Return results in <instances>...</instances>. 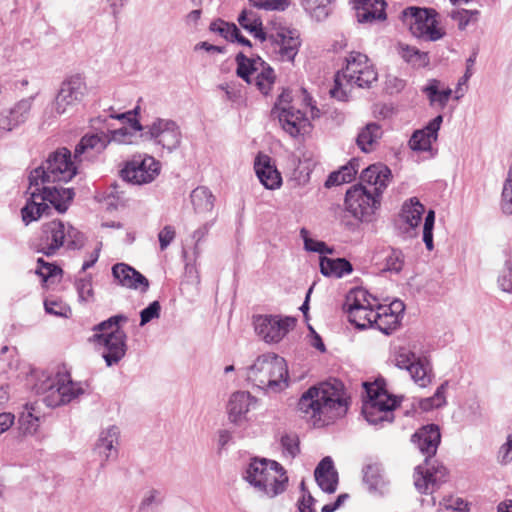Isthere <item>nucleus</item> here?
<instances>
[{
	"mask_svg": "<svg viewBox=\"0 0 512 512\" xmlns=\"http://www.w3.org/2000/svg\"><path fill=\"white\" fill-rule=\"evenodd\" d=\"M358 166L359 163L357 160H351L348 164L342 166L338 171L332 172L325 181V186L330 188L344 183H350L357 174Z\"/></svg>",
	"mask_w": 512,
	"mask_h": 512,
	"instance_id": "obj_38",
	"label": "nucleus"
},
{
	"mask_svg": "<svg viewBox=\"0 0 512 512\" xmlns=\"http://www.w3.org/2000/svg\"><path fill=\"white\" fill-rule=\"evenodd\" d=\"M359 23H373L386 19V2L383 0H352Z\"/></svg>",
	"mask_w": 512,
	"mask_h": 512,
	"instance_id": "obj_29",
	"label": "nucleus"
},
{
	"mask_svg": "<svg viewBox=\"0 0 512 512\" xmlns=\"http://www.w3.org/2000/svg\"><path fill=\"white\" fill-rule=\"evenodd\" d=\"M422 92L429 100L430 106H436L441 109L445 108L451 95L450 88H441V83L437 79L428 80L427 84L422 88Z\"/></svg>",
	"mask_w": 512,
	"mask_h": 512,
	"instance_id": "obj_34",
	"label": "nucleus"
},
{
	"mask_svg": "<svg viewBox=\"0 0 512 512\" xmlns=\"http://www.w3.org/2000/svg\"><path fill=\"white\" fill-rule=\"evenodd\" d=\"M319 487L327 493H334L338 484V474L330 457L321 460L314 472Z\"/></svg>",
	"mask_w": 512,
	"mask_h": 512,
	"instance_id": "obj_32",
	"label": "nucleus"
},
{
	"mask_svg": "<svg viewBox=\"0 0 512 512\" xmlns=\"http://www.w3.org/2000/svg\"><path fill=\"white\" fill-rule=\"evenodd\" d=\"M210 30L218 32L221 36L231 42H234L235 38L239 36V29L235 24H230L222 20L212 22Z\"/></svg>",
	"mask_w": 512,
	"mask_h": 512,
	"instance_id": "obj_50",
	"label": "nucleus"
},
{
	"mask_svg": "<svg viewBox=\"0 0 512 512\" xmlns=\"http://www.w3.org/2000/svg\"><path fill=\"white\" fill-rule=\"evenodd\" d=\"M256 334L266 343H278L296 325V319L289 316L257 315L253 317Z\"/></svg>",
	"mask_w": 512,
	"mask_h": 512,
	"instance_id": "obj_17",
	"label": "nucleus"
},
{
	"mask_svg": "<svg viewBox=\"0 0 512 512\" xmlns=\"http://www.w3.org/2000/svg\"><path fill=\"white\" fill-rule=\"evenodd\" d=\"M401 55L405 61L417 66H425L429 61L427 53L408 45L401 46Z\"/></svg>",
	"mask_w": 512,
	"mask_h": 512,
	"instance_id": "obj_48",
	"label": "nucleus"
},
{
	"mask_svg": "<svg viewBox=\"0 0 512 512\" xmlns=\"http://www.w3.org/2000/svg\"><path fill=\"white\" fill-rule=\"evenodd\" d=\"M499 457L503 463L512 460V433L508 435L507 442L501 446Z\"/></svg>",
	"mask_w": 512,
	"mask_h": 512,
	"instance_id": "obj_64",
	"label": "nucleus"
},
{
	"mask_svg": "<svg viewBox=\"0 0 512 512\" xmlns=\"http://www.w3.org/2000/svg\"><path fill=\"white\" fill-rule=\"evenodd\" d=\"M278 118L282 128L293 137L304 131L309 124L305 114L294 107L282 108V112L278 113Z\"/></svg>",
	"mask_w": 512,
	"mask_h": 512,
	"instance_id": "obj_31",
	"label": "nucleus"
},
{
	"mask_svg": "<svg viewBox=\"0 0 512 512\" xmlns=\"http://www.w3.org/2000/svg\"><path fill=\"white\" fill-rule=\"evenodd\" d=\"M88 92L85 80L79 76H71L63 81L51 105L53 116L72 114Z\"/></svg>",
	"mask_w": 512,
	"mask_h": 512,
	"instance_id": "obj_14",
	"label": "nucleus"
},
{
	"mask_svg": "<svg viewBox=\"0 0 512 512\" xmlns=\"http://www.w3.org/2000/svg\"><path fill=\"white\" fill-rule=\"evenodd\" d=\"M360 178L362 185L381 196L390 182L391 171L383 164H373L363 170Z\"/></svg>",
	"mask_w": 512,
	"mask_h": 512,
	"instance_id": "obj_28",
	"label": "nucleus"
},
{
	"mask_svg": "<svg viewBox=\"0 0 512 512\" xmlns=\"http://www.w3.org/2000/svg\"><path fill=\"white\" fill-rule=\"evenodd\" d=\"M128 318L119 314L99 323L94 327V340L104 348L103 358L108 366L117 364L126 354V333L120 328Z\"/></svg>",
	"mask_w": 512,
	"mask_h": 512,
	"instance_id": "obj_8",
	"label": "nucleus"
},
{
	"mask_svg": "<svg viewBox=\"0 0 512 512\" xmlns=\"http://www.w3.org/2000/svg\"><path fill=\"white\" fill-rule=\"evenodd\" d=\"M76 173L77 167L71 160V152L62 148L52 153L42 166L31 171L29 181L33 185L68 182Z\"/></svg>",
	"mask_w": 512,
	"mask_h": 512,
	"instance_id": "obj_9",
	"label": "nucleus"
},
{
	"mask_svg": "<svg viewBox=\"0 0 512 512\" xmlns=\"http://www.w3.org/2000/svg\"><path fill=\"white\" fill-rule=\"evenodd\" d=\"M132 127L136 131L143 130L138 121ZM143 136L168 152L177 149L181 143L182 133L179 125L172 119L156 118L144 128Z\"/></svg>",
	"mask_w": 512,
	"mask_h": 512,
	"instance_id": "obj_13",
	"label": "nucleus"
},
{
	"mask_svg": "<svg viewBox=\"0 0 512 512\" xmlns=\"http://www.w3.org/2000/svg\"><path fill=\"white\" fill-rule=\"evenodd\" d=\"M435 222V212L429 210L424 221L423 226V242L427 250L432 251L434 248L433 244V228Z\"/></svg>",
	"mask_w": 512,
	"mask_h": 512,
	"instance_id": "obj_55",
	"label": "nucleus"
},
{
	"mask_svg": "<svg viewBox=\"0 0 512 512\" xmlns=\"http://www.w3.org/2000/svg\"><path fill=\"white\" fill-rule=\"evenodd\" d=\"M210 227H211L210 223H205L193 232L192 238L195 241L194 248H193V254H194L195 258H198L201 254V249H200L199 244L208 234Z\"/></svg>",
	"mask_w": 512,
	"mask_h": 512,
	"instance_id": "obj_62",
	"label": "nucleus"
},
{
	"mask_svg": "<svg viewBox=\"0 0 512 512\" xmlns=\"http://www.w3.org/2000/svg\"><path fill=\"white\" fill-rule=\"evenodd\" d=\"M160 173V163L152 156L137 155L126 162L122 178L132 184L142 185L155 180Z\"/></svg>",
	"mask_w": 512,
	"mask_h": 512,
	"instance_id": "obj_18",
	"label": "nucleus"
},
{
	"mask_svg": "<svg viewBox=\"0 0 512 512\" xmlns=\"http://www.w3.org/2000/svg\"><path fill=\"white\" fill-rule=\"evenodd\" d=\"M28 193L30 197L21 209L22 220L26 225L38 220L43 215H49L48 203L59 213H64L74 197L72 189L51 184L33 185L31 182Z\"/></svg>",
	"mask_w": 512,
	"mask_h": 512,
	"instance_id": "obj_4",
	"label": "nucleus"
},
{
	"mask_svg": "<svg viewBox=\"0 0 512 512\" xmlns=\"http://www.w3.org/2000/svg\"><path fill=\"white\" fill-rule=\"evenodd\" d=\"M382 135L383 130L379 124L375 122L367 123L360 129L356 138V144L364 153H370L376 149Z\"/></svg>",
	"mask_w": 512,
	"mask_h": 512,
	"instance_id": "obj_33",
	"label": "nucleus"
},
{
	"mask_svg": "<svg viewBox=\"0 0 512 512\" xmlns=\"http://www.w3.org/2000/svg\"><path fill=\"white\" fill-rule=\"evenodd\" d=\"M437 12L434 9L409 7L403 11V20L417 38L436 41L444 32L437 27Z\"/></svg>",
	"mask_w": 512,
	"mask_h": 512,
	"instance_id": "obj_15",
	"label": "nucleus"
},
{
	"mask_svg": "<svg viewBox=\"0 0 512 512\" xmlns=\"http://www.w3.org/2000/svg\"><path fill=\"white\" fill-rule=\"evenodd\" d=\"M19 429L23 434L32 435L39 427V416L36 415V409L33 404H26L19 420Z\"/></svg>",
	"mask_w": 512,
	"mask_h": 512,
	"instance_id": "obj_41",
	"label": "nucleus"
},
{
	"mask_svg": "<svg viewBox=\"0 0 512 512\" xmlns=\"http://www.w3.org/2000/svg\"><path fill=\"white\" fill-rule=\"evenodd\" d=\"M478 16V10L455 9L450 13V17L457 21L460 30H464L470 23L476 22Z\"/></svg>",
	"mask_w": 512,
	"mask_h": 512,
	"instance_id": "obj_49",
	"label": "nucleus"
},
{
	"mask_svg": "<svg viewBox=\"0 0 512 512\" xmlns=\"http://www.w3.org/2000/svg\"><path fill=\"white\" fill-rule=\"evenodd\" d=\"M440 440L439 428L433 424L422 427L412 436V442L426 456L425 464L418 465L414 472V485L421 494L432 493L446 479L447 469L443 465L429 464V458L436 454Z\"/></svg>",
	"mask_w": 512,
	"mask_h": 512,
	"instance_id": "obj_2",
	"label": "nucleus"
},
{
	"mask_svg": "<svg viewBox=\"0 0 512 512\" xmlns=\"http://www.w3.org/2000/svg\"><path fill=\"white\" fill-rule=\"evenodd\" d=\"M299 438L295 433L285 434L281 437L282 452L286 457L294 458L300 452Z\"/></svg>",
	"mask_w": 512,
	"mask_h": 512,
	"instance_id": "obj_53",
	"label": "nucleus"
},
{
	"mask_svg": "<svg viewBox=\"0 0 512 512\" xmlns=\"http://www.w3.org/2000/svg\"><path fill=\"white\" fill-rule=\"evenodd\" d=\"M114 281L125 288L146 292L149 288L148 279L132 266L126 263H116L112 266Z\"/></svg>",
	"mask_w": 512,
	"mask_h": 512,
	"instance_id": "obj_26",
	"label": "nucleus"
},
{
	"mask_svg": "<svg viewBox=\"0 0 512 512\" xmlns=\"http://www.w3.org/2000/svg\"><path fill=\"white\" fill-rule=\"evenodd\" d=\"M176 231L171 225H166L158 234L161 250H165L175 239Z\"/></svg>",
	"mask_w": 512,
	"mask_h": 512,
	"instance_id": "obj_63",
	"label": "nucleus"
},
{
	"mask_svg": "<svg viewBox=\"0 0 512 512\" xmlns=\"http://www.w3.org/2000/svg\"><path fill=\"white\" fill-rule=\"evenodd\" d=\"M254 169L258 179L267 189L274 190L281 186V175L271 164L269 156L258 154L254 162Z\"/></svg>",
	"mask_w": 512,
	"mask_h": 512,
	"instance_id": "obj_30",
	"label": "nucleus"
},
{
	"mask_svg": "<svg viewBox=\"0 0 512 512\" xmlns=\"http://www.w3.org/2000/svg\"><path fill=\"white\" fill-rule=\"evenodd\" d=\"M501 209L502 212L506 215L512 214V163L508 170V175L503 186Z\"/></svg>",
	"mask_w": 512,
	"mask_h": 512,
	"instance_id": "obj_51",
	"label": "nucleus"
},
{
	"mask_svg": "<svg viewBox=\"0 0 512 512\" xmlns=\"http://www.w3.org/2000/svg\"><path fill=\"white\" fill-rule=\"evenodd\" d=\"M448 383H442L434 393L432 397L425 398L420 401V407L422 410L428 411L433 408H439L446 403L445 392L447 389Z\"/></svg>",
	"mask_w": 512,
	"mask_h": 512,
	"instance_id": "obj_47",
	"label": "nucleus"
},
{
	"mask_svg": "<svg viewBox=\"0 0 512 512\" xmlns=\"http://www.w3.org/2000/svg\"><path fill=\"white\" fill-rule=\"evenodd\" d=\"M442 122L443 116L438 115L429 121L424 128L414 131L408 141L410 149L416 152L431 151L432 144L438 139Z\"/></svg>",
	"mask_w": 512,
	"mask_h": 512,
	"instance_id": "obj_25",
	"label": "nucleus"
},
{
	"mask_svg": "<svg viewBox=\"0 0 512 512\" xmlns=\"http://www.w3.org/2000/svg\"><path fill=\"white\" fill-rule=\"evenodd\" d=\"M367 399L363 401L362 413L370 424L392 422L393 410L399 402L387 391L378 388L375 384L364 383Z\"/></svg>",
	"mask_w": 512,
	"mask_h": 512,
	"instance_id": "obj_10",
	"label": "nucleus"
},
{
	"mask_svg": "<svg viewBox=\"0 0 512 512\" xmlns=\"http://www.w3.org/2000/svg\"><path fill=\"white\" fill-rule=\"evenodd\" d=\"M58 384V373L54 376L47 375L42 373L36 383L33 385V390L36 394L45 395L44 401L46 398H50L53 394V390H56Z\"/></svg>",
	"mask_w": 512,
	"mask_h": 512,
	"instance_id": "obj_43",
	"label": "nucleus"
},
{
	"mask_svg": "<svg viewBox=\"0 0 512 512\" xmlns=\"http://www.w3.org/2000/svg\"><path fill=\"white\" fill-rule=\"evenodd\" d=\"M334 0H301L304 9L317 21L324 20L331 12Z\"/></svg>",
	"mask_w": 512,
	"mask_h": 512,
	"instance_id": "obj_42",
	"label": "nucleus"
},
{
	"mask_svg": "<svg viewBox=\"0 0 512 512\" xmlns=\"http://www.w3.org/2000/svg\"><path fill=\"white\" fill-rule=\"evenodd\" d=\"M243 479L262 498L273 499L284 493L288 486L285 468L275 460L254 457L242 473Z\"/></svg>",
	"mask_w": 512,
	"mask_h": 512,
	"instance_id": "obj_3",
	"label": "nucleus"
},
{
	"mask_svg": "<svg viewBox=\"0 0 512 512\" xmlns=\"http://www.w3.org/2000/svg\"><path fill=\"white\" fill-rule=\"evenodd\" d=\"M247 380L259 389L277 393L288 386V369L284 358L266 353L247 368Z\"/></svg>",
	"mask_w": 512,
	"mask_h": 512,
	"instance_id": "obj_5",
	"label": "nucleus"
},
{
	"mask_svg": "<svg viewBox=\"0 0 512 512\" xmlns=\"http://www.w3.org/2000/svg\"><path fill=\"white\" fill-rule=\"evenodd\" d=\"M298 409L315 422H330L346 414L348 404L340 382H325L309 388L298 402Z\"/></svg>",
	"mask_w": 512,
	"mask_h": 512,
	"instance_id": "obj_1",
	"label": "nucleus"
},
{
	"mask_svg": "<svg viewBox=\"0 0 512 512\" xmlns=\"http://www.w3.org/2000/svg\"><path fill=\"white\" fill-rule=\"evenodd\" d=\"M498 286L504 292H512V261L508 259L504 262L498 275Z\"/></svg>",
	"mask_w": 512,
	"mask_h": 512,
	"instance_id": "obj_54",
	"label": "nucleus"
},
{
	"mask_svg": "<svg viewBox=\"0 0 512 512\" xmlns=\"http://www.w3.org/2000/svg\"><path fill=\"white\" fill-rule=\"evenodd\" d=\"M404 310L405 305L401 300H394L389 305L378 303L373 318V327L386 335L391 334L399 327Z\"/></svg>",
	"mask_w": 512,
	"mask_h": 512,
	"instance_id": "obj_20",
	"label": "nucleus"
},
{
	"mask_svg": "<svg viewBox=\"0 0 512 512\" xmlns=\"http://www.w3.org/2000/svg\"><path fill=\"white\" fill-rule=\"evenodd\" d=\"M258 405V399L248 391H236L227 403L228 419L231 423L241 425L248 420L247 414Z\"/></svg>",
	"mask_w": 512,
	"mask_h": 512,
	"instance_id": "obj_21",
	"label": "nucleus"
},
{
	"mask_svg": "<svg viewBox=\"0 0 512 512\" xmlns=\"http://www.w3.org/2000/svg\"><path fill=\"white\" fill-rule=\"evenodd\" d=\"M109 145L106 132L92 131L82 136L74 150V158L78 161L89 160L96 154L102 153Z\"/></svg>",
	"mask_w": 512,
	"mask_h": 512,
	"instance_id": "obj_23",
	"label": "nucleus"
},
{
	"mask_svg": "<svg viewBox=\"0 0 512 512\" xmlns=\"http://www.w3.org/2000/svg\"><path fill=\"white\" fill-rule=\"evenodd\" d=\"M251 4L259 9L267 11H284L289 5V0H250Z\"/></svg>",
	"mask_w": 512,
	"mask_h": 512,
	"instance_id": "obj_56",
	"label": "nucleus"
},
{
	"mask_svg": "<svg viewBox=\"0 0 512 512\" xmlns=\"http://www.w3.org/2000/svg\"><path fill=\"white\" fill-rule=\"evenodd\" d=\"M75 287L80 301L89 302L94 298L92 276L86 275L75 282Z\"/></svg>",
	"mask_w": 512,
	"mask_h": 512,
	"instance_id": "obj_52",
	"label": "nucleus"
},
{
	"mask_svg": "<svg viewBox=\"0 0 512 512\" xmlns=\"http://www.w3.org/2000/svg\"><path fill=\"white\" fill-rule=\"evenodd\" d=\"M378 79V73L369 58L360 52L352 51L346 58V67L342 74L335 76V85L330 90L331 96L344 101L347 92L343 88L342 81L359 88H370Z\"/></svg>",
	"mask_w": 512,
	"mask_h": 512,
	"instance_id": "obj_6",
	"label": "nucleus"
},
{
	"mask_svg": "<svg viewBox=\"0 0 512 512\" xmlns=\"http://www.w3.org/2000/svg\"><path fill=\"white\" fill-rule=\"evenodd\" d=\"M424 211L425 208L418 198L412 197L403 204L400 216L409 227L416 228L421 222Z\"/></svg>",
	"mask_w": 512,
	"mask_h": 512,
	"instance_id": "obj_37",
	"label": "nucleus"
},
{
	"mask_svg": "<svg viewBox=\"0 0 512 512\" xmlns=\"http://www.w3.org/2000/svg\"><path fill=\"white\" fill-rule=\"evenodd\" d=\"M393 360L396 367L409 372L410 377L418 386L426 387L431 383L430 362L426 356L417 354L415 345L397 347Z\"/></svg>",
	"mask_w": 512,
	"mask_h": 512,
	"instance_id": "obj_11",
	"label": "nucleus"
},
{
	"mask_svg": "<svg viewBox=\"0 0 512 512\" xmlns=\"http://www.w3.org/2000/svg\"><path fill=\"white\" fill-rule=\"evenodd\" d=\"M237 75L247 83H252V77L257 72L256 62L246 58L242 53L237 55Z\"/></svg>",
	"mask_w": 512,
	"mask_h": 512,
	"instance_id": "obj_45",
	"label": "nucleus"
},
{
	"mask_svg": "<svg viewBox=\"0 0 512 512\" xmlns=\"http://www.w3.org/2000/svg\"><path fill=\"white\" fill-rule=\"evenodd\" d=\"M363 480L370 491L383 492L385 480L379 464H368L363 470Z\"/></svg>",
	"mask_w": 512,
	"mask_h": 512,
	"instance_id": "obj_40",
	"label": "nucleus"
},
{
	"mask_svg": "<svg viewBox=\"0 0 512 512\" xmlns=\"http://www.w3.org/2000/svg\"><path fill=\"white\" fill-rule=\"evenodd\" d=\"M191 202L197 214L205 215L214 208V196L211 191L203 186L195 188L191 193Z\"/></svg>",
	"mask_w": 512,
	"mask_h": 512,
	"instance_id": "obj_36",
	"label": "nucleus"
},
{
	"mask_svg": "<svg viewBox=\"0 0 512 512\" xmlns=\"http://www.w3.org/2000/svg\"><path fill=\"white\" fill-rule=\"evenodd\" d=\"M405 264V257L401 250L391 249L384 260L383 271L398 274Z\"/></svg>",
	"mask_w": 512,
	"mask_h": 512,
	"instance_id": "obj_44",
	"label": "nucleus"
},
{
	"mask_svg": "<svg viewBox=\"0 0 512 512\" xmlns=\"http://www.w3.org/2000/svg\"><path fill=\"white\" fill-rule=\"evenodd\" d=\"M275 75L272 68H263L261 72H256L252 77V82H255L256 87L263 93L268 94L274 83Z\"/></svg>",
	"mask_w": 512,
	"mask_h": 512,
	"instance_id": "obj_46",
	"label": "nucleus"
},
{
	"mask_svg": "<svg viewBox=\"0 0 512 512\" xmlns=\"http://www.w3.org/2000/svg\"><path fill=\"white\" fill-rule=\"evenodd\" d=\"M44 307L45 311L51 315L67 318L71 314V309L68 306L56 300H45Z\"/></svg>",
	"mask_w": 512,
	"mask_h": 512,
	"instance_id": "obj_58",
	"label": "nucleus"
},
{
	"mask_svg": "<svg viewBox=\"0 0 512 512\" xmlns=\"http://www.w3.org/2000/svg\"><path fill=\"white\" fill-rule=\"evenodd\" d=\"M161 305L158 301H153L140 312V325L144 326L153 319L160 317Z\"/></svg>",
	"mask_w": 512,
	"mask_h": 512,
	"instance_id": "obj_59",
	"label": "nucleus"
},
{
	"mask_svg": "<svg viewBox=\"0 0 512 512\" xmlns=\"http://www.w3.org/2000/svg\"><path fill=\"white\" fill-rule=\"evenodd\" d=\"M238 22L241 27L253 34L255 38H258L261 41L267 39L262 29V22L255 12L244 10L239 15Z\"/></svg>",
	"mask_w": 512,
	"mask_h": 512,
	"instance_id": "obj_39",
	"label": "nucleus"
},
{
	"mask_svg": "<svg viewBox=\"0 0 512 512\" xmlns=\"http://www.w3.org/2000/svg\"><path fill=\"white\" fill-rule=\"evenodd\" d=\"M273 45V51L282 62H292L298 54L301 45L299 32L295 29L279 26L268 36Z\"/></svg>",
	"mask_w": 512,
	"mask_h": 512,
	"instance_id": "obj_19",
	"label": "nucleus"
},
{
	"mask_svg": "<svg viewBox=\"0 0 512 512\" xmlns=\"http://www.w3.org/2000/svg\"><path fill=\"white\" fill-rule=\"evenodd\" d=\"M301 236L304 239L305 249L312 252H318L323 254L325 252L330 253L331 250L327 248L326 244L322 241H317L308 237V232L306 229L301 230Z\"/></svg>",
	"mask_w": 512,
	"mask_h": 512,
	"instance_id": "obj_60",
	"label": "nucleus"
},
{
	"mask_svg": "<svg viewBox=\"0 0 512 512\" xmlns=\"http://www.w3.org/2000/svg\"><path fill=\"white\" fill-rule=\"evenodd\" d=\"M320 271L324 276L340 278L352 272V265L344 258H320Z\"/></svg>",
	"mask_w": 512,
	"mask_h": 512,
	"instance_id": "obj_35",
	"label": "nucleus"
},
{
	"mask_svg": "<svg viewBox=\"0 0 512 512\" xmlns=\"http://www.w3.org/2000/svg\"><path fill=\"white\" fill-rule=\"evenodd\" d=\"M83 244L84 236L79 230L70 223L53 220L42 225L39 237L34 242V248L46 256H53L62 247L78 249Z\"/></svg>",
	"mask_w": 512,
	"mask_h": 512,
	"instance_id": "obj_7",
	"label": "nucleus"
},
{
	"mask_svg": "<svg viewBox=\"0 0 512 512\" xmlns=\"http://www.w3.org/2000/svg\"><path fill=\"white\" fill-rule=\"evenodd\" d=\"M119 434V428L114 425L109 426L100 432L98 440L94 446V454L99 458L100 465L102 467L109 460L117 457Z\"/></svg>",
	"mask_w": 512,
	"mask_h": 512,
	"instance_id": "obj_27",
	"label": "nucleus"
},
{
	"mask_svg": "<svg viewBox=\"0 0 512 512\" xmlns=\"http://www.w3.org/2000/svg\"><path fill=\"white\" fill-rule=\"evenodd\" d=\"M380 197L362 184L352 186L345 196V208L361 221H369L380 205Z\"/></svg>",
	"mask_w": 512,
	"mask_h": 512,
	"instance_id": "obj_16",
	"label": "nucleus"
},
{
	"mask_svg": "<svg viewBox=\"0 0 512 512\" xmlns=\"http://www.w3.org/2000/svg\"><path fill=\"white\" fill-rule=\"evenodd\" d=\"M377 306L378 299L363 288L351 290L344 305L349 321L359 329L373 327Z\"/></svg>",
	"mask_w": 512,
	"mask_h": 512,
	"instance_id": "obj_12",
	"label": "nucleus"
},
{
	"mask_svg": "<svg viewBox=\"0 0 512 512\" xmlns=\"http://www.w3.org/2000/svg\"><path fill=\"white\" fill-rule=\"evenodd\" d=\"M53 391L50 398L45 399L47 406L66 404L84 393L82 384L73 382L67 372H58L57 388Z\"/></svg>",
	"mask_w": 512,
	"mask_h": 512,
	"instance_id": "obj_24",
	"label": "nucleus"
},
{
	"mask_svg": "<svg viewBox=\"0 0 512 512\" xmlns=\"http://www.w3.org/2000/svg\"><path fill=\"white\" fill-rule=\"evenodd\" d=\"M106 136H108L109 144L111 142H116L119 144H126L131 142L132 134L129 132L128 128L123 127L120 129L110 130L107 129Z\"/></svg>",
	"mask_w": 512,
	"mask_h": 512,
	"instance_id": "obj_61",
	"label": "nucleus"
},
{
	"mask_svg": "<svg viewBox=\"0 0 512 512\" xmlns=\"http://www.w3.org/2000/svg\"><path fill=\"white\" fill-rule=\"evenodd\" d=\"M34 97L21 99L11 108L0 112V137L26 122L32 108Z\"/></svg>",
	"mask_w": 512,
	"mask_h": 512,
	"instance_id": "obj_22",
	"label": "nucleus"
},
{
	"mask_svg": "<svg viewBox=\"0 0 512 512\" xmlns=\"http://www.w3.org/2000/svg\"><path fill=\"white\" fill-rule=\"evenodd\" d=\"M62 270L58 266L45 262L42 258L37 260L36 273L42 277L43 281L48 278L61 274Z\"/></svg>",
	"mask_w": 512,
	"mask_h": 512,
	"instance_id": "obj_57",
	"label": "nucleus"
}]
</instances>
